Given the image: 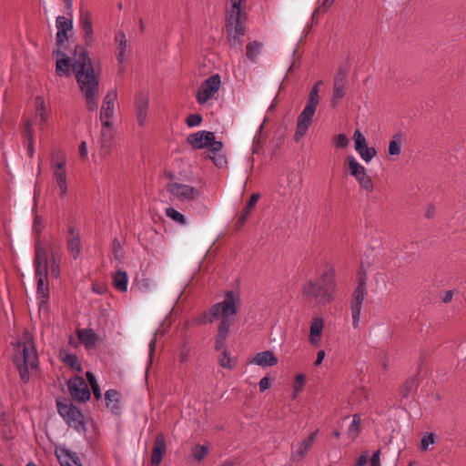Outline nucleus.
<instances>
[{
    "label": "nucleus",
    "instance_id": "obj_21",
    "mask_svg": "<svg viewBox=\"0 0 466 466\" xmlns=\"http://www.w3.org/2000/svg\"><path fill=\"white\" fill-rule=\"evenodd\" d=\"M166 441L163 433H158L155 441V446L151 453V463L153 465H158L162 461L163 455L166 452Z\"/></svg>",
    "mask_w": 466,
    "mask_h": 466
},
{
    "label": "nucleus",
    "instance_id": "obj_41",
    "mask_svg": "<svg viewBox=\"0 0 466 466\" xmlns=\"http://www.w3.org/2000/svg\"><path fill=\"white\" fill-rule=\"evenodd\" d=\"M62 361L70 367L73 370L81 372L82 367L78 361V358L76 354L66 353L62 358Z\"/></svg>",
    "mask_w": 466,
    "mask_h": 466
},
{
    "label": "nucleus",
    "instance_id": "obj_48",
    "mask_svg": "<svg viewBox=\"0 0 466 466\" xmlns=\"http://www.w3.org/2000/svg\"><path fill=\"white\" fill-rule=\"evenodd\" d=\"M86 379H87V380L90 384V387L93 390L95 398L96 400L101 399L102 393H101L100 388L96 382V377L94 376V374L90 371H86Z\"/></svg>",
    "mask_w": 466,
    "mask_h": 466
},
{
    "label": "nucleus",
    "instance_id": "obj_12",
    "mask_svg": "<svg viewBox=\"0 0 466 466\" xmlns=\"http://www.w3.org/2000/svg\"><path fill=\"white\" fill-rule=\"evenodd\" d=\"M67 386L69 393L75 400L79 402L89 400L90 390L82 377L76 376L71 378L67 382Z\"/></svg>",
    "mask_w": 466,
    "mask_h": 466
},
{
    "label": "nucleus",
    "instance_id": "obj_23",
    "mask_svg": "<svg viewBox=\"0 0 466 466\" xmlns=\"http://www.w3.org/2000/svg\"><path fill=\"white\" fill-rule=\"evenodd\" d=\"M148 98L146 95L139 94L136 98L137 120L139 126H144L147 121Z\"/></svg>",
    "mask_w": 466,
    "mask_h": 466
},
{
    "label": "nucleus",
    "instance_id": "obj_22",
    "mask_svg": "<svg viewBox=\"0 0 466 466\" xmlns=\"http://www.w3.org/2000/svg\"><path fill=\"white\" fill-rule=\"evenodd\" d=\"M324 328V320L322 318L315 317L313 318L311 324H310V329H309V342L314 346H319L321 336H322V330Z\"/></svg>",
    "mask_w": 466,
    "mask_h": 466
},
{
    "label": "nucleus",
    "instance_id": "obj_5",
    "mask_svg": "<svg viewBox=\"0 0 466 466\" xmlns=\"http://www.w3.org/2000/svg\"><path fill=\"white\" fill-rule=\"evenodd\" d=\"M243 0H228L227 30L232 39L231 45H240V37L245 35L246 14L242 8Z\"/></svg>",
    "mask_w": 466,
    "mask_h": 466
},
{
    "label": "nucleus",
    "instance_id": "obj_20",
    "mask_svg": "<svg viewBox=\"0 0 466 466\" xmlns=\"http://www.w3.org/2000/svg\"><path fill=\"white\" fill-rule=\"evenodd\" d=\"M51 274L57 279L60 275V263L62 259L63 250L60 245L52 244L49 247Z\"/></svg>",
    "mask_w": 466,
    "mask_h": 466
},
{
    "label": "nucleus",
    "instance_id": "obj_37",
    "mask_svg": "<svg viewBox=\"0 0 466 466\" xmlns=\"http://www.w3.org/2000/svg\"><path fill=\"white\" fill-rule=\"evenodd\" d=\"M35 265L48 264L47 251L37 239L35 245Z\"/></svg>",
    "mask_w": 466,
    "mask_h": 466
},
{
    "label": "nucleus",
    "instance_id": "obj_7",
    "mask_svg": "<svg viewBox=\"0 0 466 466\" xmlns=\"http://www.w3.org/2000/svg\"><path fill=\"white\" fill-rule=\"evenodd\" d=\"M187 141L195 149L208 148L212 153H218L223 148V143L217 141L215 134L211 131L201 130L192 133Z\"/></svg>",
    "mask_w": 466,
    "mask_h": 466
},
{
    "label": "nucleus",
    "instance_id": "obj_11",
    "mask_svg": "<svg viewBox=\"0 0 466 466\" xmlns=\"http://www.w3.org/2000/svg\"><path fill=\"white\" fill-rule=\"evenodd\" d=\"M316 109L317 106L306 103L304 109L299 115L297 119L296 132L294 135V140L296 142H299L300 139L308 132V129L312 123Z\"/></svg>",
    "mask_w": 466,
    "mask_h": 466
},
{
    "label": "nucleus",
    "instance_id": "obj_53",
    "mask_svg": "<svg viewBox=\"0 0 466 466\" xmlns=\"http://www.w3.org/2000/svg\"><path fill=\"white\" fill-rule=\"evenodd\" d=\"M202 121L203 117L200 114H192L186 118V124L188 127H198Z\"/></svg>",
    "mask_w": 466,
    "mask_h": 466
},
{
    "label": "nucleus",
    "instance_id": "obj_15",
    "mask_svg": "<svg viewBox=\"0 0 466 466\" xmlns=\"http://www.w3.org/2000/svg\"><path fill=\"white\" fill-rule=\"evenodd\" d=\"M100 131V155L106 157L110 155L113 148L114 128L113 122L101 121Z\"/></svg>",
    "mask_w": 466,
    "mask_h": 466
},
{
    "label": "nucleus",
    "instance_id": "obj_57",
    "mask_svg": "<svg viewBox=\"0 0 466 466\" xmlns=\"http://www.w3.org/2000/svg\"><path fill=\"white\" fill-rule=\"evenodd\" d=\"M213 163L218 167H222L227 164V158L224 155L220 154V151L218 153H214V156L210 157Z\"/></svg>",
    "mask_w": 466,
    "mask_h": 466
},
{
    "label": "nucleus",
    "instance_id": "obj_8",
    "mask_svg": "<svg viewBox=\"0 0 466 466\" xmlns=\"http://www.w3.org/2000/svg\"><path fill=\"white\" fill-rule=\"evenodd\" d=\"M57 410L66 423L77 431H86V421L83 413L72 403L57 401Z\"/></svg>",
    "mask_w": 466,
    "mask_h": 466
},
{
    "label": "nucleus",
    "instance_id": "obj_3",
    "mask_svg": "<svg viewBox=\"0 0 466 466\" xmlns=\"http://www.w3.org/2000/svg\"><path fill=\"white\" fill-rule=\"evenodd\" d=\"M13 360L18 370L21 380L27 382L30 371L38 367V356L33 340L17 342L13 349Z\"/></svg>",
    "mask_w": 466,
    "mask_h": 466
},
{
    "label": "nucleus",
    "instance_id": "obj_16",
    "mask_svg": "<svg viewBox=\"0 0 466 466\" xmlns=\"http://www.w3.org/2000/svg\"><path fill=\"white\" fill-rule=\"evenodd\" d=\"M117 97V93L115 89H110L105 96L100 109V120L106 122H113L115 114V102Z\"/></svg>",
    "mask_w": 466,
    "mask_h": 466
},
{
    "label": "nucleus",
    "instance_id": "obj_35",
    "mask_svg": "<svg viewBox=\"0 0 466 466\" xmlns=\"http://www.w3.org/2000/svg\"><path fill=\"white\" fill-rule=\"evenodd\" d=\"M128 278L126 271L117 270L113 277L114 287L121 291L125 292L127 289Z\"/></svg>",
    "mask_w": 466,
    "mask_h": 466
},
{
    "label": "nucleus",
    "instance_id": "obj_17",
    "mask_svg": "<svg viewBox=\"0 0 466 466\" xmlns=\"http://www.w3.org/2000/svg\"><path fill=\"white\" fill-rule=\"evenodd\" d=\"M116 57L118 64L121 66L119 72H123V64L126 61V56L129 51V46L125 33L122 30L116 32L115 34Z\"/></svg>",
    "mask_w": 466,
    "mask_h": 466
},
{
    "label": "nucleus",
    "instance_id": "obj_6",
    "mask_svg": "<svg viewBox=\"0 0 466 466\" xmlns=\"http://www.w3.org/2000/svg\"><path fill=\"white\" fill-rule=\"evenodd\" d=\"M366 282V274L360 272L358 276V285L355 288L350 299V311L352 317V326L354 329H358L360 326L363 302L368 294Z\"/></svg>",
    "mask_w": 466,
    "mask_h": 466
},
{
    "label": "nucleus",
    "instance_id": "obj_28",
    "mask_svg": "<svg viewBox=\"0 0 466 466\" xmlns=\"http://www.w3.org/2000/svg\"><path fill=\"white\" fill-rule=\"evenodd\" d=\"M52 169L55 181L59 188V195L61 198H64L67 192L66 167H54Z\"/></svg>",
    "mask_w": 466,
    "mask_h": 466
},
{
    "label": "nucleus",
    "instance_id": "obj_56",
    "mask_svg": "<svg viewBox=\"0 0 466 466\" xmlns=\"http://www.w3.org/2000/svg\"><path fill=\"white\" fill-rule=\"evenodd\" d=\"M42 229H43L42 218L36 215L34 218L33 231L37 236V239H39Z\"/></svg>",
    "mask_w": 466,
    "mask_h": 466
},
{
    "label": "nucleus",
    "instance_id": "obj_47",
    "mask_svg": "<svg viewBox=\"0 0 466 466\" xmlns=\"http://www.w3.org/2000/svg\"><path fill=\"white\" fill-rule=\"evenodd\" d=\"M56 25L57 30L69 32L73 29V21L66 16L59 15L56 17Z\"/></svg>",
    "mask_w": 466,
    "mask_h": 466
},
{
    "label": "nucleus",
    "instance_id": "obj_60",
    "mask_svg": "<svg viewBox=\"0 0 466 466\" xmlns=\"http://www.w3.org/2000/svg\"><path fill=\"white\" fill-rule=\"evenodd\" d=\"M189 356H190V348L187 345H184L179 353V356H178L179 361L181 363L186 362L189 359Z\"/></svg>",
    "mask_w": 466,
    "mask_h": 466
},
{
    "label": "nucleus",
    "instance_id": "obj_39",
    "mask_svg": "<svg viewBox=\"0 0 466 466\" xmlns=\"http://www.w3.org/2000/svg\"><path fill=\"white\" fill-rule=\"evenodd\" d=\"M208 322H213V320H210V313L208 312H203L197 316L196 318H193L192 319L187 320L184 323L185 329H189L192 326H202Z\"/></svg>",
    "mask_w": 466,
    "mask_h": 466
},
{
    "label": "nucleus",
    "instance_id": "obj_38",
    "mask_svg": "<svg viewBox=\"0 0 466 466\" xmlns=\"http://www.w3.org/2000/svg\"><path fill=\"white\" fill-rule=\"evenodd\" d=\"M259 198L260 195L258 193L251 195L246 208L243 209L241 215L238 218V224L243 225L246 222L251 209L255 207Z\"/></svg>",
    "mask_w": 466,
    "mask_h": 466
},
{
    "label": "nucleus",
    "instance_id": "obj_40",
    "mask_svg": "<svg viewBox=\"0 0 466 466\" xmlns=\"http://www.w3.org/2000/svg\"><path fill=\"white\" fill-rule=\"evenodd\" d=\"M401 141L402 135L400 133L396 134L389 143L388 152L390 156H398L401 151Z\"/></svg>",
    "mask_w": 466,
    "mask_h": 466
},
{
    "label": "nucleus",
    "instance_id": "obj_55",
    "mask_svg": "<svg viewBox=\"0 0 466 466\" xmlns=\"http://www.w3.org/2000/svg\"><path fill=\"white\" fill-rule=\"evenodd\" d=\"M434 443V435L429 433L422 437L420 441V450L425 451L429 449V446Z\"/></svg>",
    "mask_w": 466,
    "mask_h": 466
},
{
    "label": "nucleus",
    "instance_id": "obj_43",
    "mask_svg": "<svg viewBox=\"0 0 466 466\" xmlns=\"http://www.w3.org/2000/svg\"><path fill=\"white\" fill-rule=\"evenodd\" d=\"M360 425H361V417L360 414L356 413L352 416V421L348 428L349 435L350 437H352L353 439H355L360 431Z\"/></svg>",
    "mask_w": 466,
    "mask_h": 466
},
{
    "label": "nucleus",
    "instance_id": "obj_19",
    "mask_svg": "<svg viewBox=\"0 0 466 466\" xmlns=\"http://www.w3.org/2000/svg\"><path fill=\"white\" fill-rule=\"evenodd\" d=\"M79 25L84 31L83 39L87 46H91L94 40L93 21L91 14L87 10H81Z\"/></svg>",
    "mask_w": 466,
    "mask_h": 466
},
{
    "label": "nucleus",
    "instance_id": "obj_51",
    "mask_svg": "<svg viewBox=\"0 0 466 466\" xmlns=\"http://www.w3.org/2000/svg\"><path fill=\"white\" fill-rule=\"evenodd\" d=\"M362 160L366 163L370 162L377 155V150L374 147H364L363 149L358 151Z\"/></svg>",
    "mask_w": 466,
    "mask_h": 466
},
{
    "label": "nucleus",
    "instance_id": "obj_34",
    "mask_svg": "<svg viewBox=\"0 0 466 466\" xmlns=\"http://www.w3.org/2000/svg\"><path fill=\"white\" fill-rule=\"evenodd\" d=\"M23 135L27 142V153L30 157L34 156L35 147H34V134L32 122L30 120H26L25 122V127Z\"/></svg>",
    "mask_w": 466,
    "mask_h": 466
},
{
    "label": "nucleus",
    "instance_id": "obj_49",
    "mask_svg": "<svg viewBox=\"0 0 466 466\" xmlns=\"http://www.w3.org/2000/svg\"><path fill=\"white\" fill-rule=\"evenodd\" d=\"M335 0H318V6L312 13V19H315L319 12H326L334 4Z\"/></svg>",
    "mask_w": 466,
    "mask_h": 466
},
{
    "label": "nucleus",
    "instance_id": "obj_14",
    "mask_svg": "<svg viewBox=\"0 0 466 466\" xmlns=\"http://www.w3.org/2000/svg\"><path fill=\"white\" fill-rule=\"evenodd\" d=\"M66 242L67 250L74 259L80 257L82 250V243L80 238V230L75 226H68L66 228Z\"/></svg>",
    "mask_w": 466,
    "mask_h": 466
},
{
    "label": "nucleus",
    "instance_id": "obj_27",
    "mask_svg": "<svg viewBox=\"0 0 466 466\" xmlns=\"http://www.w3.org/2000/svg\"><path fill=\"white\" fill-rule=\"evenodd\" d=\"M264 44L260 41H250L246 45V56L253 64L258 62V57L262 54Z\"/></svg>",
    "mask_w": 466,
    "mask_h": 466
},
{
    "label": "nucleus",
    "instance_id": "obj_18",
    "mask_svg": "<svg viewBox=\"0 0 466 466\" xmlns=\"http://www.w3.org/2000/svg\"><path fill=\"white\" fill-rule=\"evenodd\" d=\"M55 453L61 466H83L76 452L66 447H56Z\"/></svg>",
    "mask_w": 466,
    "mask_h": 466
},
{
    "label": "nucleus",
    "instance_id": "obj_33",
    "mask_svg": "<svg viewBox=\"0 0 466 466\" xmlns=\"http://www.w3.org/2000/svg\"><path fill=\"white\" fill-rule=\"evenodd\" d=\"M51 167H66V152L59 148L56 147L52 150L51 156Z\"/></svg>",
    "mask_w": 466,
    "mask_h": 466
},
{
    "label": "nucleus",
    "instance_id": "obj_31",
    "mask_svg": "<svg viewBox=\"0 0 466 466\" xmlns=\"http://www.w3.org/2000/svg\"><path fill=\"white\" fill-rule=\"evenodd\" d=\"M345 95V81L343 78H336L330 100V105L335 107Z\"/></svg>",
    "mask_w": 466,
    "mask_h": 466
},
{
    "label": "nucleus",
    "instance_id": "obj_42",
    "mask_svg": "<svg viewBox=\"0 0 466 466\" xmlns=\"http://www.w3.org/2000/svg\"><path fill=\"white\" fill-rule=\"evenodd\" d=\"M323 82L321 80H319L316 82V84L313 86V87L310 89L307 104L318 106L319 103V88Z\"/></svg>",
    "mask_w": 466,
    "mask_h": 466
},
{
    "label": "nucleus",
    "instance_id": "obj_24",
    "mask_svg": "<svg viewBox=\"0 0 466 466\" xmlns=\"http://www.w3.org/2000/svg\"><path fill=\"white\" fill-rule=\"evenodd\" d=\"M250 362L263 368L272 367L278 364V359L272 351L265 350L258 352Z\"/></svg>",
    "mask_w": 466,
    "mask_h": 466
},
{
    "label": "nucleus",
    "instance_id": "obj_62",
    "mask_svg": "<svg viewBox=\"0 0 466 466\" xmlns=\"http://www.w3.org/2000/svg\"><path fill=\"white\" fill-rule=\"evenodd\" d=\"M435 206L433 204H429L425 211V217L429 219L432 218L435 216Z\"/></svg>",
    "mask_w": 466,
    "mask_h": 466
},
{
    "label": "nucleus",
    "instance_id": "obj_52",
    "mask_svg": "<svg viewBox=\"0 0 466 466\" xmlns=\"http://www.w3.org/2000/svg\"><path fill=\"white\" fill-rule=\"evenodd\" d=\"M66 31L64 30H57L56 32V49H59L62 51V49H65L66 47V45L68 44V36H67Z\"/></svg>",
    "mask_w": 466,
    "mask_h": 466
},
{
    "label": "nucleus",
    "instance_id": "obj_54",
    "mask_svg": "<svg viewBox=\"0 0 466 466\" xmlns=\"http://www.w3.org/2000/svg\"><path fill=\"white\" fill-rule=\"evenodd\" d=\"M35 279H48V264L35 265Z\"/></svg>",
    "mask_w": 466,
    "mask_h": 466
},
{
    "label": "nucleus",
    "instance_id": "obj_2",
    "mask_svg": "<svg viewBox=\"0 0 466 466\" xmlns=\"http://www.w3.org/2000/svg\"><path fill=\"white\" fill-rule=\"evenodd\" d=\"M336 286L335 268L328 264L319 279L304 283L302 291L308 300H313L318 305H325L333 299Z\"/></svg>",
    "mask_w": 466,
    "mask_h": 466
},
{
    "label": "nucleus",
    "instance_id": "obj_13",
    "mask_svg": "<svg viewBox=\"0 0 466 466\" xmlns=\"http://www.w3.org/2000/svg\"><path fill=\"white\" fill-rule=\"evenodd\" d=\"M166 188L173 197L182 201L193 200L199 195L198 190L194 187L177 182L168 183Z\"/></svg>",
    "mask_w": 466,
    "mask_h": 466
},
{
    "label": "nucleus",
    "instance_id": "obj_61",
    "mask_svg": "<svg viewBox=\"0 0 466 466\" xmlns=\"http://www.w3.org/2000/svg\"><path fill=\"white\" fill-rule=\"evenodd\" d=\"M79 156L82 159H86L87 157V146L85 141L81 142L78 147Z\"/></svg>",
    "mask_w": 466,
    "mask_h": 466
},
{
    "label": "nucleus",
    "instance_id": "obj_36",
    "mask_svg": "<svg viewBox=\"0 0 466 466\" xmlns=\"http://www.w3.org/2000/svg\"><path fill=\"white\" fill-rule=\"evenodd\" d=\"M36 291L37 296L40 299V303H46L49 298L48 279H36Z\"/></svg>",
    "mask_w": 466,
    "mask_h": 466
},
{
    "label": "nucleus",
    "instance_id": "obj_32",
    "mask_svg": "<svg viewBox=\"0 0 466 466\" xmlns=\"http://www.w3.org/2000/svg\"><path fill=\"white\" fill-rule=\"evenodd\" d=\"M229 329L230 328H228V325L226 322H224L222 325H218V334L215 340L216 350L223 351L224 350H227L225 347V342L228 335Z\"/></svg>",
    "mask_w": 466,
    "mask_h": 466
},
{
    "label": "nucleus",
    "instance_id": "obj_26",
    "mask_svg": "<svg viewBox=\"0 0 466 466\" xmlns=\"http://www.w3.org/2000/svg\"><path fill=\"white\" fill-rule=\"evenodd\" d=\"M318 433H319V430H316L315 431L311 432L307 439L303 440L299 444L296 451H294L292 452V455H291L292 458L293 459L303 458L308 453V451L311 449Z\"/></svg>",
    "mask_w": 466,
    "mask_h": 466
},
{
    "label": "nucleus",
    "instance_id": "obj_64",
    "mask_svg": "<svg viewBox=\"0 0 466 466\" xmlns=\"http://www.w3.org/2000/svg\"><path fill=\"white\" fill-rule=\"evenodd\" d=\"M259 390L261 392L265 391L269 387V380L268 377H264L259 380Z\"/></svg>",
    "mask_w": 466,
    "mask_h": 466
},
{
    "label": "nucleus",
    "instance_id": "obj_29",
    "mask_svg": "<svg viewBox=\"0 0 466 466\" xmlns=\"http://www.w3.org/2000/svg\"><path fill=\"white\" fill-rule=\"evenodd\" d=\"M78 339L86 347L93 348L96 346L98 336L92 329H77Z\"/></svg>",
    "mask_w": 466,
    "mask_h": 466
},
{
    "label": "nucleus",
    "instance_id": "obj_44",
    "mask_svg": "<svg viewBox=\"0 0 466 466\" xmlns=\"http://www.w3.org/2000/svg\"><path fill=\"white\" fill-rule=\"evenodd\" d=\"M166 216L169 218L170 219L174 220L179 225L185 226L187 225V218L186 217L175 209L174 208H167L165 210Z\"/></svg>",
    "mask_w": 466,
    "mask_h": 466
},
{
    "label": "nucleus",
    "instance_id": "obj_9",
    "mask_svg": "<svg viewBox=\"0 0 466 466\" xmlns=\"http://www.w3.org/2000/svg\"><path fill=\"white\" fill-rule=\"evenodd\" d=\"M347 161L350 175L355 177L362 189L370 193L373 190L374 184L371 177L367 174L366 168L353 156H349Z\"/></svg>",
    "mask_w": 466,
    "mask_h": 466
},
{
    "label": "nucleus",
    "instance_id": "obj_30",
    "mask_svg": "<svg viewBox=\"0 0 466 466\" xmlns=\"http://www.w3.org/2000/svg\"><path fill=\"white\" fill-rule=\"evenodd\" d=\"M106 406L112 412L117 413L119 411V391L110 389L105 392Z\"/></svg>",
    "mask_w": 466,
    "mask_h": 466
},
{
    "label": "nucleus",
    "instance_id": "obj_46",
    "mask_svg": "<svg viewBox=\"0 0 466 466\" xmlns=\"http://www.w3.org/2000/svg\"><path fill=\"white\" fill-rule=\"evenodd\" d=\"M208 453V447L206 445H194L191 449V454L195 460L200 461Z\"/></svg>",
    "mask_w": 466,
    "mask_h": 466
},
{
    "label": "nucleus",
    "instance_id": "obj_4",
    "mask_svg": "<svg viewBox=\"0 0 466 466\" xmlns=\"http://www.w3.org/2000/svg\"><path fill=\"white\" fill-rule=\"evenodd\" d=\"M240 296L238 292L228 290L225 293L221 302L214 304L209 309L210 320L221 319L219 325L226 322L228 328L234 324L235 316L240 308Z\"/></svg>",
    "mask_w": 466,
    "mask_h": 466
},
{
    "label": "nucleus",
    "instance_id": "obj_59",
    "mask_svg": "<svg viewBox=\"0 0 466 466\" xmlns=\"http://www.w3.org/2000/svg\"><path fill=\"white\" fill-rule=\"evenodd\" d=\"M349 138L344 134H339L335 137V145L339 148H344L349 145Z\"/></svg>",
    "mask_w": 466,
    "mask_h": 466
},
{
    "label": "nucleus",
    "instance_id": "obj_1",
    "mask_svg": "<svg viewBox=\"0 0 466 466\" xmlns=\"http://www.w3.org/2000/svg\"><path fill=\"white\" fill-rule=\"evenodd\" d=\"M53 55L56 59V72L58 76H68L73 70L78 88L86 100V108L96 111L98 107L100 71L94 67L88 51L77 45L74 56L70 58L63 51L56 49Z\"/></svg>",
    "mask_w": 466,
    "mask_h": 466
},
{
    "label": "nucleus",
    "instance_id": "obj_58",
    "mask_svg": "<svg viewBox=\"0 0 466 466\" xmlns=\"http://www.w3.org/2000/svg\"><path fill=\"white\" fill-rule=\"evenodd\" d=\"M305 380H306V378L303 374L300 373L296 376V380H295V383H294L295 394H298L302 390Z\"/></svg>",
    "mask_w": 466,
    "mask_h": 466
},
{
    "label": "nucleus",
    "instance_id": "obj_50",
    "mask_svg": "<svg viewBox=\"0 0 466 466\" xmlns=\"http://www.w3.org/2000/svg\"><path fill=\"white\" fill-rule=\"evenodd\" d=\"M353 140L355 143V150L357 152L360 151L364 147L368 146L365 137L359 129L355 130L353 134Z\"/></svg>",
    "mask_w": 466,
    "mask_h": 466
},
{
    "label": "nucleus",
    "instance_id": "obj_25",
    "mask_svg": "<svg viewBox=\"0 0 466 466\" xmlns=\"http://www.w3.org/2000/svg\"><path fill=\"white\" fill-rule=\"evenodd\" d=\"M35 120L40 129H44L46 125L47 124L48 119V112L46 108L45 101L43 97L36 96L35 99Z\"/></svg>",
    "mask_w": 466,
    "mask_h": 466
},
{
    "label": "nucleus",
    "instance_id": "obj_10",
    "mask_svg": "<svg viewBox=\"0 0 466 466\" xmlns=\"http://www.w3.org/2000/svg\"><path fill=\"white\" fill-rule=\"evenodd\" d=\"M220 85L221 79L218 74L212 75L206 79L197 93V101L198 104H206L209 99H211L218 93Z\"/></svg>",
    "mask_w": 466,
    "mask_h": 466
},
{
    "label": "nucleus",
    "instance_id": "obj_45",
    "mask_svg": "<svg viewBox=\"0 0 466 466\" xmlns=\"http://www.w3.org/2000/svg\"><path fill=\"white\" fill-rule=\"evenodd\" d=\"M219 365L228 370H233L235 368L236 362L231 359L228 355L227 350L221 351L220 357L218 359Z\"/></svg>",
    "mask_w": 466,
    "mask_h": 466
},
{
    "label": "nucleus",
    "instance_id": "obj_63",
    "mask_svg": "<svg viewBox=\"0 0 466 466\" xmlns=\"http://www.w3.org/2000/svg\"><path fill=\"white\" fill-rule=\"evenodd\" d=\"M380 451H375L370 458V465L380 466Z\"/></svg>",
    "mask_w": 466,
    "mask_h": 466
}]
</instances>
